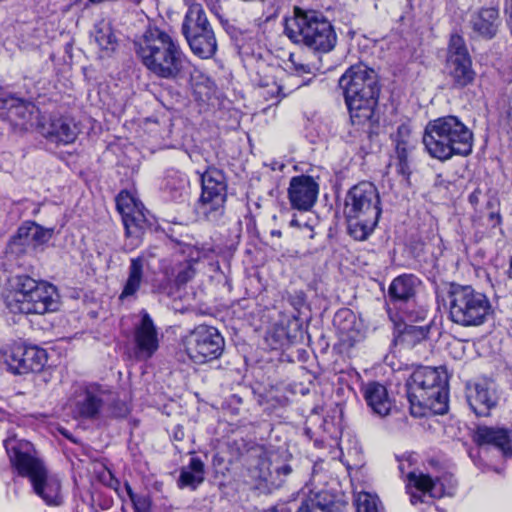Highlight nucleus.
<instances>
[{
	"label": "nucleus",
	"mask_w": 512,
	"mask_h": 512,
	"mask_svg": "<svg viewBox=\"0 0 512 512\" xmlns=\"http://www.w3.org/2000/svg\"><path fill=\"white\" fill-rule=\"evenodd\" d=\"M350 119L354 125L378 122L375 108L378 104L380 86L376 72L360 63L348 68L339 78Z\"/></svg>",
	"instance_id": "1"
},
{
	"label": "nucleus",
	"mask_w": 512,
	"mask_h": 512,
	"mask_svg": "<svg viewBox=\"0 0 512 512\" xmlns=\"http://www.w3.org/2000/svg\"><path fill=\"white\" fill-rule=\"evenodd\" d=\"M4 447L19 475L29 479L33 492L47 505H60L61 481L57 475L50 473L43 461L36 456L32 443L13 436L4 440Z\"/></svg>",
	"instance_id": "2"
},
{
	"label": "nucleus",
	"mask_w": 512,
	"mask_h": 512,
	"mask_svg": "<svg viewBox=\"0 0 512 512\" xmlns=\"http://www.w3.org/2000/svg\"><path fill=\"white\" fill-rule=\"evenodd\" d=\"M136 55L156 77L177 80L184 74L187 57L179 43L158 29L147 31L134 42Z\"/></svg>",
	"instance_id": "3"
},
{
	"label": "nucleus",
	"mask_w": 512,
	"mask_h": 512,
	"mask_svg": "<svg viewBox=\"0 0 512 512\" xmlns=\"http://www.w3.org/2000/svg\"><path fill=\"white\" fill-rule=\"evenodd\" d=\"M427 153L439 161L472 153L473 133L456 116H444L429 121L422 137Z\"/></svg>",
	"instance_id": "4"
},
{
	"label": "nucleus",
	"mask_w": 512,
	"mask_h": 512,
	"mask_svg": "<svg viewBox=\"0 0 512 512\" xmlns=\"http://www.w3.org/2000/svg\"><path fill=\"white\" fill-rule=\"evenodd\" d=\"M6 308L14 314H38L58 309V293L54 285L38 282L28 275L10 279V288L4 293Z\"/></svg>",
	"instance_id": "5"
},
{
	"label": "nucleus",
	"mask_w": 512,
	"mask_h": 512,
	"mask_svg": "<svg viewBox=\"0 0 512 512\" xmlns=\"http://www.w3.org/2000/svg\"><path fill=\"white\" fill-rule=\"evenodd\" d=\"M381 212L380 195L373 183L362 181L350 188L345 198L344 213L349 234L354 239H367L374 231Z\"/></svg>",
	"instance_id": "6"
},
{
	"label": "nucleus",
	"mask_w": 512,
	"mask_h": 512,
	"mask_svg": "<svg viewBox=\"0 0 512 512\" xmlns=\"http://www.w3.org/2000/svg\"><path fill=\"white\" fill-rule=\"evenodd\" d=\"M406 388L413 415H421L425 409L440 415L447 412L448 380L436 368H417L408 378Z\"/></svg>",
	"instance_id": "7"
},
{
	"label": "nucleus",
	"mask_w": 512,
	"mask_h": 512,
	"mask_svg": "<svg viewBox=\"0 0 512 512\" xmlns=\"http://www.w3.org/2000/svg\"><path fill=\"white\" fill-rule=\"evenodd\" d=\"M285 35L295 44L314 51L329 52L337 43L331 22L320 12L294 8V15L285 20Z\"/></svg>",
	"instance_id": "8"
},
{
	"label": "nucleus",
	"mask_w": 512,
	"mask_h": 512,
	"mask_svg": "<svg viewBox=\"0 0 512 512\" xmlns=\"http://www.w3.org/2000/svg\"><path fill=\"white\" fill-rule=\"evenodd\" d=\"M446 302L450 320L462 327L480 326L493 312L489 298L470 285L450 284Z\"/></svg>",
	"instance_id": "9"
},
{
	"label": "nucleus",
	"mask_w": 512,
	"mask_h": 512,
	"mask_svg": "<svg viewBox=\"0 0 512 512\" xmlns=\"http://www.w3.org/2000/svg\"><path fill=\"white\" fill-rule=\"evenodd\" d=\"M201 195L196 206L197 214L207 221H219L225 212L227 182L224 173L214 167L201 175Z\"/></svg>",
	"instance_id": "10"
},
{
	"label": "nucleus",
	"mask_w": 512,
	"mask_h": 512,
	"mask_svg": "<svg viewBox=\"0 0 512 512\" xmlns=\"http://www.w3.org/2000/svg\"><path fill=\"white\" fill-rule=\"evenodd\" d=\"M185 352L196 364L218 359L224 350V338L219 331L207 325L195 327L183 340Z\"/></svg>",
	"instance_id": "11"
},
{
	"label": "nucleus",
	"mask_w": 512,
	"mask_h": 512,
	"mask_svg": "<svg viewBox=\"0 0 512 512\" xmlns=\"http://www.w3.org/2000/svg\"><path fill=\"white\" fill-rule=\"evenodd\" d=\"M116 206L125 228L124 248L126 251H132L140 246L143 235L149 227L144 207L127 191L119 193L116 198Z\"/></svg>",
	"instance_id": "12"
},
{
	"label": "nucleus",
	"mask_w": 512,
	"mask_h": 512,
	"mask_svg": "<svg viewBox=\"0 0 512 512\" xmlns=\"http://www.w3.org/2000/svg\"><path fill=\"white\" fill-rule=\"evenodd\" d=\"M446 71L451 79L452 86L457 89L468 86L475 79L471 57L463 38L459 35H453L450 39Z\"/></svg>",
	"instance_id": "13"
},
{
	"label": "nucleus",
	"mask_w": 512,
	"mask_h": 512,
	"mask_svg": "<svg viewBox=\"0 0 512 512\" xmlns=\"http://www.w3.org/2000/svg\"><path fill=\"white\" fill-rule=\"evenodd\" d=\"M54 235V228H45L36 222L26 221L17 230L8 244L11 253L22 254L28 249H35L38 246L49 242Z\"/></svg>",
	"instance_id": "14"
},
{
	"label": "nucleus",
	"mask_w": 512,
	"mask_h": 512,
	"mask_svg": "<svg viewBox=\"0 0 512 512\" xmlns=\"http://www.w3.org/2000/svg\"><path fill=\"white\" fill-rule=\"evenodd\" d=\"M38 115V108L30 101L13 95L0 98V117L17 126L32 127Z\"/></svg>",
	"instance_id": "15"
},
{
	"label": "nucleus",
	"mask_w": 512,
	"mask_h": 512,
	"mask_svg": "<svg viewBox=\"0 0 512 512\" xmlns=\"http://www.w3.org/2000/svg\"><path fill=\"white\" fill-rule=\"evenodd\" d=\"M134 355L137 360H148L159 348L156 327L150 315L141 311V321L134 328Z\"/></svg>",
	"instance_id": "16"
},
{
	"label": "nucleus",
	"mask_w": 512,
	"mask_h": 512,
	"mask_svg": "<svg viewBox=\"0 0 512 512\" xmlns=\"http://www.w3.org/2000/svg\"><path fill=\"white\" fill-rule=\"evenodd\" d=\"M256 471L257 477L267 486L279 488L292 473V467L278 453L270 452L260 456Z\"/></svg>",
	"instance_id": "17"
},
{
	"label": "nucleus",
	"mask_w": 512,
	"mask_h": 512,
	"mask_svg": "<svg viewBox=\"0 0 512 512\" xmlns=\"http://www.w3.org/2000/svg\"><path fill=\"white\" fill-rule=\"evenodd\" d=\"M319 193L318 183L308 175H300L291 178L288 197L293 208L308 211L316 203Z\"/></svg>",
	"instance_id": "18"
},
{
	"label": "nucleus",
	"mask_w": 512,
	"mask_h": 512,
	"mask_svg": "<svg viewBox=\"0 0 512 512\" xmlns=\"http://www.w3.org/2000/svg\"><path fill=\"white\" fill-rule=\"evenodd\" d=\"M473 441L479 447L496 449L504 457L512 456V435L507 428L478 425L473 433Z\"/></svg>",
	"instance_id": "19"
},
{
	"label": "nucleus",
	"mask_w": 512,
	"mask_h": 512,
	"mask_svg": "<svg viewBox=\"0 0 512 512\" xmlns=\"http://www.w3.org/2000/svg\"><path fill=\"white\" fill-rule=\"evenodd\" d=\"M111 393L103 390L97 385H90L78 393L73 401V412L78 417L93 419L102 406L111 400Z\"/></svg>",
	"instance_id": "20"
},
{
	"label": "nucleus",
	"mask_w": 512,
	"mask_h": 512,
	"mask_svg": "<svg viewBox=\"0 0 512 512\" xmlns=\"http://www.w3.org/2000/svg\"><path fill=\"white\" fill-rule=\"evenodd\" d=\"M361 391L373 414L385 417L395 408L394 399L389 395L385 385L370 381L362 385Z\"/></svg>",
	"instance_id": "21"
},
{
	"label": "nucleus",
	"mask_w": 512,
	"mask_h": 512,
	"mask_svg": "<svg viewBox=\"0 0 512 512\" xmlns=\"http://www.w3.org/2000/svg\"><path fill=\"white\" fill-rule=\"evenodd\" d=\"M407 487L415 488L417 492H410L412 504L423 502L422 496L429 494L430 497H442L445 494L440 479H432L429 475L416 472H409L407 475Z\"/></svg>",
	"instance_id": "22"
},
{
	"label": "nucleus",
	"mask_w": 512,
	"mask_h": 512,
	"mask_svg": "<svg viewBox=\"0 0 512 512\" xmlns=\"http://www.w3.org/2000/svg\"><path fill=\"white\" fill-rule=\"evenodd\" d=\"M43 135L56 143H73L79 133L76 123L67 117L51 118L47 126L42 128Z\"/></svg>",
	"instance_id": "23"
},
{
	"label": "nucleus",
	"mask_w": 512,
	"mask_h": 512,
	"mask_svg": "<svg viewBox=\"0 0 512 512\" xmlns=\"http://www.w3.org/2000/svg\"><path fill=\"white\" fill-rule=\"evenodd\" d=\"M467 401L477 416H488L496 404V397L487 383H475L467 387Z\"/></svg>",
	"instance_id": "24"
},
{
	"label": "nucleus",
	"mask_w": 512,
	"mask_h": 512,
	"mask_svg": "<svg viewBox=\"0 0 512 512\" xmlns=\"http://www.w3.org/2000/svg\"><path fill=\"white\" fill-rule=\"evenodd\" d=\"M469 23L477 36L491 39L498 30L499 12L493 7L480 9L471 15Z\"/></svg>",
	"instance_id": "25"
},
{
	"label": "nucleus",
	"mask_w": 512,
	"mask_h": 512,
	"mask_svg": "<svg viewBox=\"0 0 512 512\" xmlns=\"http://www.w3.org/2000/svg\"><path fill=\"white\" fill-rule=\"evenodd\" d=\"M194 55L202 59L212 58L217 51V41L212 27L185 35Z\"/></svg>",
	"instance_id": "26"
},
{
	"label": "nucleus",
	"mask_w": 512,
	"mask_h": 512,
	"mask_svg": "<svg viewBox=\"0 0 512 512\" xmlns=\"http://www.w3.org/2000/svg\"><path fill=\"white\" fill-rule=\"evenodd\" d=\"M148 264V259L141 254L130 260L128 269V278L124 284L123 290L119 296L120 300L134 296L141 287L144 277V267Z\"/></svg>",
	"instance_id": "27"
},
{
	"label": "nucleus",
	"mask_w": 512,
	"mask_h": 512,
	"mask_svg": "<svg viewBox=\"0 0 512 512\" xmlns=\"http://www.w3.org/2000/svg\"><path fill=\"white\" fill-rule=\"evenodd\" d=\"M297 512H344L326 491L311 493L301 502Z\"/></svg>",
	"instance_id": "28"
},
{
	"label": "nucleus",
	"mask_w": 512,
	"mask_h": 512,
	"mask_svg": "<svg viewBox=\"0 0 512 512\" xmlns=\"http://www.w3.org/2000/svg\"><path fill=\"white\" fill-rule=\"evenodd\" d=\"M415 289L416 278L412 275H401L390 284L388 295L393 302L404 304L414 299Z\"/></svg>",
	"instance_id": "29"
},
{
	"label": "nucleus",
	"mask_w": 512,
	"mask_h": 512,
	"mask_svg": "<svg viewBox=\"0 0 512 512\" xmlns=\"http://www.w3.org/2000/svg\"><path fill=\"white\" fill-rule=\"evenodd\" d=\"M205 475L204 463L198 457H192L187 466H183L178 479L180 488L196 489L203 481Z\"/></svg>",
	"instance_id": "30"
},
{
	"label": "nucleus",
	"mask_w": 512,
	"mask_h": 512,
	"mask_svg": "<svg viewBox=\"0 0 512 512\" xmlns=\"http://www.w3.org/2000/svg\"><path fill=\"white\" fill-rule=\"evenodd\" d=\"M210 23L207 19L206 13L199 3H193L189 6V9L185 15L182 32L183 35L191 34L196 31H200L204 28L210 27Z\"/></svg>",
	"instance_id": "31"
},
{
	"label": "nucleus",
	"mask_w": 512,
	"mask_h": 512,
	"mask_svg": "<svg viewBox=\"0 0 512 512\" xmlns=\"http://www.w3.org/2000/svg\"><path fill=\"white\" fill-rule=\"evenodd\" d=\"M18 357L22 359V365L25 369V374L29 372H39L43 369L47 362L46 352L38 347H25L22 345V350H18Z\"/></svg>",
	"instance_id": "32"
},
{
	"label": "nucleus",
	"mask_w": 512,
	"mask_h": 512,
	"mask_svg": "<svg viewBox=\"0 0 512 512\" xmlns=\"http://www.w3.org/2000/svg\"><path fill=\"white\" fill-rule=\"evenodd\" d=\"M94 38L102 50H114L116 38L108 22L100 21L95 25Z\"/></svg>",
	"instance_id": "33"
},
{
	"label": "nucleus",
	"mask_w": 512,
	"mask_h": 512,
	"mask_svg": "<svg viewBox=\"0 0 512 512\" xmlns=\"http://www.w3.org/2000/svg\"><path fill=\"white\" fill-rule=\"evenodd\" d=\"M430 325L405 324L400 334V339L407 345H415L428 337Z\"/></svg>",
	"instance_id": "34"
},
{
	"label": "nucleus",
	"mask_w": 512,
	"mask_h": 512,
	"mask_svg": "<svg viewBox=\"0 0 512 512\" xmlns=\"http://www.w3.org/2000/svg\"><path fill=\"white\" fill-rule=\"evenodd\" d=\"M406 322H424L428 315L426 306L417 303L414 299L403 304L399 308Z\"/></svg>",
	"instance_id": "35"
},
{
	"label": "nucleus",
	"mask_w": 512,
	"mask_h": 512,
	"mask_svg": "<svg viewBox=\"0 0 512 512\" xmlns=\"http://www.w3.org/2000/svg\"><path fill=\"white\" fill-rule=\"evenodd\" d=\"M333 323L337 327L340 334L343 336L352 337L351 334L354 331L356 317L350 309H342L335 314Z\"/></svg>",
	"instance_id": "36"
},
{
	"label": "nucleus",
	"mask_w": 512,
	"mask_h": 512,
	"mask_svg": "<svg viewBox=\"0 0 512 512\" xmlns=\"http://www.w3.org/2000/svg\"><path fill=\"white\" fill-rule=\"evenodd\" d=\"M414 148V143L408 144L407 146H395L396 158H397V172L404 178L408 179L411 170L409 165V153Z\"/></svg>",
	"instance_id": "37"
},
{
	"label": "nucleus",
	"mask_w": 512,
	"mask_h": 512,
	"mask_svg": "<svg viewBox=\"0 0 512 512\" xmlns=\"http://www.w3.org/2000/svg\"><path fill=\"white\" fill-rule=\"evenodd\" d=\"M18 350H22V345H14L4 354V362L8 367V370L14 374H25L24 366L22 365V359L24 357H18Z\"/></svg>",
	"instance_id": "38"
},
{
	"label": "nucleus",
	"mask_w": 512,
	"mask_h": 512,
	"mask_svg": "<svg viewBox=\"0 0 512 512\" xmlns=\"http://www.w3.org/2000/svg\"><path fill=\"white\" fill-rule=\"evenodd\" d=\"M379 499L370 493H360L356 500L357 512H378Z\"/></svg>",
	"instance_id": "39"
},
{
	"label": "nucleus",
	"mask_w": 512,
	"mask_h": 512,
	"mask_svg": "<svg viewBox=\"0 0 512 512\" xmlns=\"http://www.w3.org/2000/svg\"><path fill=\"white\" fill-rule=\"evenodd\" d=\"M125 489L135 512H150L151 502L148 497L135 494L128 482L125 483Z\"/></svg>",
	"instance_id": "40"
},
{
	"label": "nucleus",
	"mask_w": 512,
	"mask_h": 512,
	"mask_svg": "<svg viewBox=\"0 0 512 512\" xmlns=\"http://www.w3.org/2000/svg\"><path fill=\"white\" fill-rule=\"evenodd\" d=\"M391 137L395 146H407L414 143L411 137V129L407 124L399 125L397 131Z\"/></svg>",
	"instance_id": "41"
},
{
	"label": "nucleus",
	"mask_w": 512,
	"mask_h": 512,
	"mask_svg": "<svg viewBox=\"0 0 512 512\" xmlns=\"http://www.w3.org/2000/svg\"><path fill=\"white\" fill-rule=\"evenodd\" d=\"M110 415L117 418L126 417L129 413V407L125 402L113 400L109 406Z\"/></svg>",
	"instance_id": "42"
},
{
	"label": "nucleus",
	"mask_w": 512,
	"mask_h": 512,
	"mask_svg": "<svg viewBox=\"0 0 512 512\" xmlns=\"http://www.w3.org/2000/svg\"><path fill=\"white\" fill-rule=\"evenodd\" d=\"M195 275V270L191 265H187L183 270L179 271L176 276V283L179 285L186 284Z\"/></svg>",
	"instance_id": "43"
},
{
	"label": "nucleus",
	"mask_w": 512,
	"mask_h": 512,
	"mask_svg": "<svg viewBox=\"0 0 512 512\" xmlns=\"http://www.w3.org/2000/svg\"><path fill=\"white\" fill-rule=\"evenodd\" d=\"M187 194V181L180 180L178 185L175 187V200L181 199Z\"/></svg>",
	"instance_id": "44"
},
{
	"label": "nucleus",
	"mask_w": 512,
	"mask_h": 512,
	"mask_svg": "<svg viewBox=\"0 0 512 512\" xmlns=\"http://www.w3.org/2000/svg\"><path fill=\"white\" fill-rule=\"evenodd\" d=\"M290 61L292 62V64L294 65V68H295V71L298 73V74H306V73H311V68L309 65L307 64H302V63H297L295 60H294V56L291 55L290 56Z\"/></svg>",
	"instance_id": "45"
},
{
	"label": "nucleus",
	"mask_w": 512,
	"mask_h": 512,
	"mask_svg": "<svg viewBox=\"0 0 512 512\" xmlns=\"http://www.w3.org/2000/svg\"><path fill=\"white\" fill-rule=\"evenodd\" d=\"M300 232H301V236L304 238H309V239L314 238V229L307 222H303Z\"/></svg>",
	"instance_id": "46"
},
{
	"label": "nucleus",
	"mask_w": 512,
	"mask_h": 512,
	"mask_svg": "<svg viewBox=\"0 0 512 512\" xmlns=\"http://www.w3.org/2000/svg\"><path fill=\"white\" fill-rule=\"evenodd\" d=\"M481 195V190L479 188H476L470 195H469V202L472 206H476L479 203V198Z\"/></svg>",
	"instance_id": "47"
},
{
	"label": "nucleus",
	"mask_w": 512,
	"mask_h": 512,
	"mask_svg": "<svg viewBox=\"0 0 512 512\" xmlns=\"http://www.w3.org/2000/svg\"><path fill=\"white\" fill-rule=\"evenodd\" d=\"M173 438L176 441H182L184 438V431L181 428L177 427V429L174 430L173 432Z\"/></svg>",
	"instance_id": "48"
},
{
	"label": "nucleus",
	"mask_w": 512,
	"mask_h": 512,
	"mask_svg": "<svg viewBox=\"0 0 512 512\" xmlns=\"http://www.w3.org/2000/svg\"><path fill=\"white\" fill-rule=\"evenodd\" d=\"M303 225L302 222H300L298 219L296 218H293L291 221H290V226L291 227H297L299 228V230H301V226Z\"/></svg>",
	"instance_id": "49"
},
{
	"label": "nucleus",
	"mask_w": 512,
	"mask_h": 512,
	"mask_svg": "<svg viewBox=\"0 0 512 512\" xmlns=\"http://www.w3.org/2000/svg\"><path fill=\"white\" fill-rule=\"evenodd\" d=\"M59 432L64 436L66 437L67 439H70L71 441L74 442V439H72V436L71 434L65 429V428H59Z\"/></svg>",
	"instance_id": "50"
},
{
	"label": "nucleus",
	"mask_w": 512,
	"mask_h": 512,
	"mask_svg": "<svg viewBox=\"0 0 512 512\" xmlns=\"http://www.w3.org/2000/svg\"><path fill=\"white\" fill-rule=\"evenodd\" d=\"M508 14H509V16H508L507 22H508V27L510 29V32L512 34V7H509Z\"/></svg>",
	"instance_id": "51"
},
{
	"label": "nucleus",
	"mask_w": 512,
	"mask_h": 512,
	"mask_svg": "<svg viewBox=\"0 0 512 512\" xmlns=\"http://www.w3.org/2000/svg\"><path fill=\"white\" fill-rule=\"evenodd\" d=\"M280 89L281 88L274 83L271 91H272V93L276 92L278 94L280 92Z\"/></svg>",
	"instance_id": "52"
},
{
	"label": "nucleus",
	"mask_w": 512,
	"mask_h": 512,
	"mask_svg": "<svg viewBox=\"0 0 512 512\" xmlns=\"http://www.w3.org/2000/svg\"><path fill=\"white\" fill-rule=\"evenodd\" d=\"M114 482H115V490L117 491L120 483L117 479H115Z\"/></svg>",
	"instance_id": "53"
},
{
	"label": "nucleus",
	"mask_w": 512,
	"mask_h": 512,
	"mask_svg": "<svg viewBox=\"0 0 512 512\" xmlns=\"http://www.w3.org/2000/svg\"><path fill=\"white\" fill-rule=\"evenodd\" d=\"M490 217H491L492 219H493V218H495V214H494V213H491V214H490ZM496 218H497V220L499 221L500 216H499V215H497V216H496Z\"/></svg>",
	"instance_id": "54"
},
{
	"label": "nucleus",
	"mask_w": 512,
	"mask_h": 512,
	"mask_svg": "<svg viewBox=\"0 0 512 512\" xmlns=\"http://www.w3.org/2000/svg\"><path fill=\"white\" fill-rule=\"evenodd\" d=\"M272 235L281 236V232H280V231H273V232H272Z\"/></svg>",
	"instance_id": "55"
},
{
	"label": "nucleus",
	"mask_w": 512,
	"mask_h": 512,
	"mask_svg": "<svg viewBox=\"0 0 512 512\" xmlns=\"http://www.w3.org/2000/svg\"><path fill=\"white\" fill-rule=\"evenodd\" d=\"M510 278H512V257H511V261H510Z\"/></svg>",
	"instance_id": "56"
},
{
	"label": "nucleus",
	"mask_w": 512,
	"mask_h": 512,
	"mask_svg": "<svg viewBox=\"0 0 512 512\" xmlns=\"http://www.w3.org/2000/svg\"><path fill=\"white\" fill-rule=\"evenodd\" d=\"M200 257H201L200 252H197V256L195 258H193V259L197 261V260L200 259Z\"/></svg>",
	"instance_id": "57"
},
{
	"label": "nucleus",
	"mask_w": 512,
	"mask_h": 512,
	"mask_svg": "<svg viewBox=\"0 0 512 512\" xmlns=\"http://www.w3.org/2000/svg\"><path fill=\"white\" fill-rule=\"evenodd\" d=\"M510 1V7H512V0H509Z\"/></svg>",
	"instance_id": "58"
}]
</instances>
